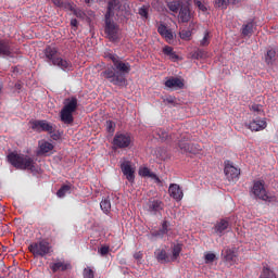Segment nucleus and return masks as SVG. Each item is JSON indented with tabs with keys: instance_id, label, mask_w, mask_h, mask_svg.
<instances>
[{
	"instance_id": "nucleus-1",
	"label": "nucleus",
	"mask_w": 278,
	"mask_h": 278,
	"mask_svg": "<svg viewBox=\"0 0 278 278\" xmlns=\"http://www.w3.org/2000/svg\"><path fill=\"white\" fill-rule=\"evenodd\" d=\"M129 73H131V64L124 62L119 56L114 61L112 67H109L101 73V77L108 79L113 86L123 88V86H127L126 75H129Z\"/></svg>"
},
{
	"instance_id": "nucleus-2",
	"label": "nucleus",
	"mask_w": 278,
	"mask_h": 278,
	"mask_svg": "<svg viewBox=\"0 0 278 278\" xmlns=\"http://www.w3.org/2000/svg\"><path fill=\"white\" fill-rule=\"evenodd\" d=\"M8 162H10V164L14 166V168H17L20 170H31V173L36 170V165H34L36 163L34 162V159H31L27 154L11 152L8 155Z\"/></svg>"
},
{
	"instance_id": "nucleus-3",
	"label": "nucleus",
	"mask_w": 278,
	"mask_h": 278,
	"mask_svg": "<svg viewBox=\"0 0 278 278\" xmlns=\"http://www.w3.org/2000/svg\"><path fill=\"white\" fill-rule=\"evenodd\" d=\"M28 250L34 255V257H47V255L53 253V248L47 240L30 243Z\"/></svg>"
},
{
	"instance_id": "nucleus-4",
	"label": "nucleus",
	"mask_w": 278,
	"mask_h": 278,
	"mask_svg": "<svg viewBox=\"0 0 278 278\" xmlns=\"http://www.w3.org/2000/svg\"><path fill=\"white\" fill-rule=\"evenodd\" d=\"M252 193L256 199H261V201H267L268 203H273V201H277L276 197L268 195L266 191V187H264V180L254 181L252 187Z\"/></svg>"
},
{
	"instance_id": "nucleus-5",
	"label": "nucleus",
	"mask_w": 278,
	"mask_h": 278,
	"mask_svg": "<svg viewBox=\"0 0 278 278\" xmlns=\"http://www.w3.org/2000/svg\"><path fill=\"white\" fill-rule=\"evenodd\" d=\"M104 33L111 42H118V40H121V37L118 36V25H116V23H114L108 15L105 16Z\"/></svg>"
},
{
	"instance_id": "nucleus-6",
	"label": "nucleus",
	"mask_w": 278,
	"mask_h": 278,
	"mask_svg": "<svg viewBox=\"0 0 278 278\" xmlns=\"http://www.w3.org/2000/svg\"><path fill=\"white\" fill-rule=\"evenodd\" d=\"M112 144L114 149H127L131 146V135L128 132H116Z\"/></svg>"
},
{
	"instance_id": "nucleus-7",
	"label": "nucleus",
	"mask_w": 278,
	"mask_h": 278,
	"mask_svg": "<svg viewBox=\"0 0 278 278\" xmlns=\"http://www.w3.org/2000/svg\"><path fill=\"white\" fill-rule=\"evenodd\" d=\"M30 124H31V129L34 131H37L38 134L42 131H47L48 134H53V131H55V127L51 123L45 119H36L30 122Z\"/></svg>"
},
{
	"instance_id": "nucleus-8",
	"label": "nucleus",
	"mask_w": 278,
	"mask_h": 278,
	"mask_svg": "<svg viewBox=\"0 0 278 278\" xmlns=\"http://www.w3.org/2000/svg\"><path fill=\"white\" fill-rule=\"evenodd\" d=\"M49 268L52 273H59V270L61 273H66V270L73 268V265H71V262L68 261L56 258L55 262L50 263Z\"/></svg>"
},
{
	"instance_id": "nucleus-9",
	"label": "nucleus",
	"mask_w": 278,
	"mask_h": 278,
	"mask_svg": "<svg viewBox=\"0 0 278 278\" xmlns=\"http://www.w3.org/2000/svg\"><path fill=\"white\" fill-rule=\"evenodd\" d=\"M147 208L148 212L154 216L162 214V211H164V202H162V200L150 199L147 203Z\"/></svg>"
},
{
	"instance_id": "nucleus-10",
	"label": "nucleus",
	"mask_w": 278,
	"mask_h": 278,
	"mask_svg": "<svg viewBox=\"0 0 278 278\" xmlns=\"http://www.w3.org/2000/svg\"><path fill=\"white\" fill-rule=\"evenodd\" d=\"M224 173L226 176V179H228V181H232L236 182L238 181V179H240V169H238L237 167H235L233 165H226L224 168Z\"/></svg>"
},
{
	"instance_id": "nucleus-11",
	"label": "nucleus",
	"mask_w": 278,
	"mask_h": 278,
	"mask_svg": "<svg viewBox=\"0 0 278 278\" xmlns=\"http://www.w3.org/2000/svg\"><path fill=\"white\" fill-rule=\"evenodd\" d=\"M14 55V49L12 43L8 39L0 40V58H12Z\"/></svg>"
},
{
	"instance_id": "nucleus-12",
	"label": "nucleus",
	"mask_w": 278,
	"mask_h": 278,
	"mask_svg": "<svg viewBox=\"0 0 278 278\" xmlns=\"http://www.w3.org/2000/svg\"><path fill=\"white\" fill-rule=\"evenodd\" d=\"M43 53H45L46 62H48V64H54L60 58V52L55 47L48 46L45 49Z\"/></svg>"
},
{
	"instance_id": "nucleus-13",
	"label": "nucleus",
	"mask_w": 278,
	"mask_h": 278,
	"mask_svg": "<svg viewBox=\"0 0 278 278\" xmlns=\"http://www.w3.org/2000/svg\"><path fill=\"white\" fill-rule=\"evenodd\" d=\"M157 33L162 38H164L165 41L168 42V45H172L173 40H175V35L173 34V29L166 27L164 23H161L157 26Z\"/></svg>"
},
{
	"instance_id": "nucleus-14",
	"label": "nucleus",
	"mask_w": 278,
	"mask_h": 278,
	"mask_svg": "<svg viewBox=\"0 0 278 278\" xmlns=\"http://www.w3.org/2000/svg\"><path fill=\"white\" fill-rule=\"evenodd\" d=\"M121 169L123 175H125L126 179L130 182L134 184V180L136 179V175H134L135 170L131 167V162L129 161H124L121 164Z\"/></svg>"
},
{
	"instance_id": "nucleus-15",
	"label": "nucleus",
	"mask_w": 278,
	"mask_h": 278,
	"mask_svg": "<svg viewBox=\"0 0 278 278\" xmlns=\"http://www.w3.org/2000/svg\"><path fill=\"white\" fill-rule=\"evenodd\" d=\"M178 147L184 153H192L193 155H197L199 151H201V146L197 143H186L184 141H179Z\"/></svg>"
},
{
	"instance_id": "nucleus-16",
	"label": "nucleus",
	"mask_w": 278,
	"mask_h": 278,
	"mask_svg": "<svg viewBox=\"0 0 278 278\" xmlns=\"http://www.w3.org/2000/svg\"><path fill=\"white\" fill-rule=\"evenodd\" d=\"M190 18H192V11H190V7L181 5L178 13V20L181 23H190Z\"/></svg>"
},
{
	"instance_id": "nucleus-17",
	"label": "nucleus",
	"mask_w": 278,
	"mask_h": 278,
	"mask_svg": "<svg viewBox=\"0 0 278 278\" xmlns=\"http://www.w3.org/2000/svg\"><path fill=\"white\" fill-rule=\"evenodd\" d=\"M168 192L172 199H175V201H181L184 199V191L177 184H172L169 186Z\"/></svg>"
},
{
	"instance_id": "nucleus-18",
	"label": "nucleus",
	"mask_w": 278,
	"mask_h": 278,
	"mask_svg": "<svg viewBox=\"0 0 278 278\" xmlns=\"http://www.w3.org/2000/svg\"><path fill=\"white\" fill-rule=\"evenodd\" d=\"M154 256L159 264H169V262H172L170 256H168V252L164 249L155 250Z\"/></svg>"
},
{
	"instance_id": "nucleus-19",
	"label": "nucleus",
	"mask_w": 278,
	"mask_h": 278,
	"mask_svg": "<svg viewBox=\"0 0 278 278\" xmlns=\"http://www.w3.org/2000/svg\"><path fill=\"white\" fill-rule=\"evenodd\" d=\"M247 127L251 129V131H262V129H266L267 124L264 119H254L248 124Z\"/></svg>"
},
{
	"instance_id": "nucleus-20",
	"label": "nucleus",
	"mask_w": 278,
	"mask_h": 278,
	"mask_svg": "<svg viewBox=\"0 0 278 278\" xmlns=\"http://www.w3.org/2000/svg\"><path fill=\"white\" fill-rule=\"evenodd\" d=\"M166 88H174V90H179L184 88V80L177 77H170L165 81Z\"/></svg>"
},
{
	"instance_id": "nucleus-21",
	"label": "nucleus",
	"mask_w": 278,
	"mask_h": 278,
	"mask_svg": "<svg viewBox=\"0 0 278 278\" xmlns=\"http://www.w3.org/2000/svg\"><path fill=\"white\" fill-rule=\"evenodd\" d=\"M53 66H59L62 71H71V68H73L71 61L64 60L60 56L54 61Z\"/></svg>"
},
{
	"instance_id": "nucleus-22",
	"label": "nucleus",
	"mask_w": 278,
	"mask_h": 278,
	"mask_svg": "<svg viewBox=\"0 0 278 278\" xmlns=\"http://www.w3.org/2000/svg\"><path fill=\"white\" fill-rule=\"evenodd\" d=\"M53 151V146L49 141H39L38 155H47V153Z\"/></svg>"
},
{
	"instance_id": "nucleus-23",
	"label": "nucleus",
	"mask_w": 278,
	"mask_h": 278,
	"mask_svg": "<svg viewBox=\"0 0 278 278\" xmlns=\"http://www.w3.org/2000/svg\"><path fill=\"white\" fill-rule=\"evenodd\" d=\"M229 227V222L222 219L219 223H217L214 227V231L215 233H217V236H223L225 233V230L228 229Z\"/></svg>"
},
{
	"instance_id": "nucleus-24",
	"label": "nucleus",
	"mask_w": 278,
	"mask_h": 278,
	"mask_svg": "<svg viewBox=\"0 0 278 278\" xmlns=\"http://www.w3.org/2000/svg\"><path fill=\"white\" fill-rule=\"evenodd\" d=\"M276 61H277V51L275 49H269L265 54V63L268 66H273V64H275Z\"/></svg>"
},
{
	"instance_id": "nucleus-25",
	"label": "nucleus",
	"mask_w": 278,
	"mask_h": 278,
	"mask_svg": "<svg viewBox=\"0 0 278 278\" xmlns=\"http://www.w3.org/2000/svg\"><path fill=\"white\" fill-rule=\"evenodd\" d=\"M121 8V2L118 0H111L109 1L108 12L105 16H114V10H118Z\"/></svg>"
},
{
	"instance_id": "nucleus-26",
	"label": "nucleus",
	"mask_w": 278,
	"mask_h": 278,
	"mask_svg": "<svg viewBox=\"0 0 278 278\" xmlns=\"http://www.w3.org/2000/svg\"><path fill=\"white\" fill-rule=\"evenodd\" d=\"M61 121L65 125H72V123L75 121L73 117V113L70 111H65L64 109L61 110Z\"/></svg>"
},
{
	"instance_id": "nucleus-27",
	"label": "nucleus",
	"mask_w": 278,
	"mask_h": 278,
	"mask_svg": "<svg viewBox=\"0 0 278 278\" xmlns=\"http://www.w3.org/2000/svg\"><path fill=\"white\" fill-rule=\"evenodd\" d=\"M67 101L68 102L63 106V110L73 114V112L77 111V98L73 97Z\"/></svg>"
},
{
	"instance_id": "nucleus-28",
	"label": "nucleus",
	"mask_w": 278,
	"mask_h": 278,
	"mask_svg": "<svg viewBox=\"0 0 278 278\" xmlns=\"http://www.w3.org/2000/svg\"><path fill=\"white\" fill-rule=\"evenodd\" d=\"M253 27H255V23L249 22L244 24L241 28V34L244 37H251L253 36Z\"/></svg>"
},
{
	"instance_id": "nucleus-29",
	"label": "nucleus",
	"mask_w": 278,
	"mask_h": 278,
	"mask_svg": "<svg viewBox=\"0 0 278 278\" xmlns=\"http://www.w3.org/2000/svg\"><path fill=\"white\" fill-rule=\"evenodd\" d=\"M163 53L164 55H168L169 60L173 62H177V60H179V55H177V52H174L173 47L165 46L163 48Z\"/></svg>"
},
{
	"instance_id": "nucleus-30",
	"label": "nucleus",
	"mask_w": 278,
	"mask_h": 278,
	"mask_svg": "<svg viewBox=\"0 0 278 278\" xmlns=\"http://www.w3.org/2000/svg\"><path fill=\"white\" fill-rule=\"evenodd\" d=\"M52 3H54L56 8H61V10H73V4L67 0H52Z\"/></svg>"
},
{
	"instance_id": "nucleus-31",
	"label": "nucleus",
	"mask_w": 278,
	"mask_h": 278,
	"mask_svg": "<svg viewBox=\"0 0 278 278\" xmlns=\"http://www.w3.org/2000/svg\"><path fill=\"white\" fill-rule=\"evenodd\" d=\"M100 207L102 212H104V214H110V212L112 211V202H110V198L102 199V201L100 202Z\"/></svg>"
},
{
	"instance_id": "nucleus-32",
	"label": "nucleus",
	"mask_w": 278,
	"mask_h": 278,
	"mask_svg": "<svg viewBox=\"0 0 278 278\" xmlns=\"http://www.w3.org/2000/svg\"><path fill=\"white\" fill-rule=\"evenodd\" d=\"M182 250V245L181 244H174L173 249H172V262H177V258L179 257L180 253Z\"/></svg>"
},
{
	"instance_id": "nucleus-33",
	"label": "nucleus",
	"mask_w": 278,
	"mask_h": 278,
	"mask_svg": "<svg viewBox=\"0 0 278 278\" xmlns=\"http://www.w3.org/2000/svg\"><path fill=\"white\" fill-rule=\"evenodd\" d=\"M181 1H177V0H174V1H170L167 3V8L168 10H170V12H175V13H178L179 10H181Z\"/></svg>"
},
{
	"instance_id": "nucleus-34",
	"label": "nucleus",
	"mask_w": 278,
	"mask_h": 278,
	"mask_svg": "<svg viewBox=\"0 0 278 278\" xmlns=\"http://www.w3.org/2000/svg\"><path fill=\"white\" fill-rule=\"evenodd\" d=\"M68 192H71V185H63L56 192V197H59V199H64V197H66V194H68Z\"/></svg>"
},
{
	"instance_id": "nucleus-35",
	"label": "nucleus",
	"mask_w": 278,
	"mask_h": 278,
	"mask_svg": "<svg viewBox=\"0 0 278 278\" xmlns=\"http://www.w3.org/2000/svg\"><path fill=\"white\" fill-rule=\"evenodd\" d=\"M139 175H141V177H152L153 179H156V181H160V178H157L155 174L151 173V170L148 167L141 169L139 172Z\"/></svg>"
},
{
	"instance_id": "nucleus-36",
	"label": "nucleus",
	"mask_w": 278,
	"mask_h": 278,
	"mask_svg": "<svg viewBox=\"0 0 278 278\" xmlns=\"http://www.w3.org/2000/svg\"><path fill=\"white\" fill-rule=\"evenodd\" d=\"M210 40H212V35H210V31L204 33V37L200 41V47H207L210 45Z\"/></svg>"
},
{
	"instance_id": "nucleus-37",
	"label": "nucleus",
	"mask_w": 278,
	"mask_h": 278,
	"mask_svg": "<svg viewBox=\"0 0 278 278\" xmlns=\"http://www.w3.org/2000/svg\"><path fill=\"white\" fill-rule=\"evenodd\" d=\"M105 127L109 134H114V131H116V123L113 121H106Z\"/></svg>"
},
{
	"instance_id": "nucleus-38",
	"label": "nucleus",
	"mask_w": 278,
	"mask_h": 278,
	"mask_svg": "<svg viewBox=\"0 0 278 278\" xmlns=\"http://www.w3.org/2000/svg\"><path fill=\"white\" fill-rule=\"evenodd\" d=\"M229 5V0H215V7L220 8L222 10H227Z\"/></svg>"
},
{
	"instance_id": "nucleus-39",
	"label": "nucleus",
	"mask_w": 278,
	"mask_h": 278,
	"mask_svg": "<svg viewBox=\"0 0 278 278\" xmlns=\"http://www.w3.org/2000/svg\"><path fill=\"white\" fill-rule=\"evenodd\" d=\"M84 278H94V270H92L90 267H86L83 271Z\"/></svg>"
},
{
	"instance_id": "nucleus-40",
	"label": "nucleus",
	"mask_w": 278,
	"mask_h": 278,
	"mask_svg": "<svg viewBox=\"0 0 278 278\" xmlns=\"http://www.w3.org/2000/svg\"><path fill=\"white\" fill-rule=\"evenodd\" d=\"M225 258L227 262H236V253L231 250H227Z\"/></svg>"
},
{
	"instance_id": "nucleus-41",
	"label": "nucleus",
	"mask_w": 278,
	"mask_h": 278,
	"mask_svg": "<svg viewBox=\"0 0 278 278\" xmlns=\"http://www.w3.org/2000/svg\"><path fill=\"white\" fill-rule=\"evenodd\" d=\"M193 3L201 12H205L207 10V7L205 3L201 2V0H193Z\"/></svg>"
},
{
	"instance_id": "nucleus-42",
	"label": "nucleus",
	"mask_w": 278,
	"mask_h": 278,
	"mask_svg": "<svg viewBox=\"0 0 278 278\" xmlns=\"http://www.w3.org/2000/svg\"><path fill=\"white\" fill-rule=\"evenodd\" d=\"M204 260L206 264H212V262H214V260H216V254L214 253H206L204 255Z\"/></svg>"
},
{
	"instance_id": "nucleus-43",
	"label": "nucleus",
	"mask_w": 278,
	"mask_h": 278,
	"mask_svg": "<svg viewBox=\"0 0 278 278\" xmlns=\"http://www.w3.org/2000/svg\"><path fill=\"white\" fill-rule=\"evenodd\" d=\"M139 14L140 16H142L143 18H149V9L147 7H141L139 9Z\"/></svg>"
},
{
	"instance_id": "nucleus-44",
	"label": "nucleus",
	"mask_w": 278,
	"mask_h": 278,
	"mask_svg": "<svg viewBox=\"0 0 278 278\" xmlns=\"http://www.w3.org/2000/svg\"><path fill=\"white\" fill-rule=\"evenodd\" d=\"M68 12H73L75 16H77V18H84V12L81 10H77L75 9V7H73V10H67Z\"/></svg>"
},
{
	"instance_id": "nucleus-45",
	"label": "nucleus",
	"mask_w": 278,
	"mask_h": 278,
	"mask_svg": "<svg viewBox=\"0 0 278 278\" xmlns=\"http://www.w3.org/2000/svg\"><path fill=\"white\" fill-rule=\"evenodd\" d=\"M105 58L111 60V62H113V64H114L115 60L119 59L121 56H118V54H114L112 52H106Z\"/></svg>"
},
{
	"instance_id": "nucleus-46",
	"label": "nucleus",
	"mask_w": 278,
	"mask_h": 278,
	"mask_svg": "<svg viewBox=\"0 0 278 278\" xmlns=\"http://www.w3.org/2000/svg\"><path fill=\"white\" fill-rule=\"evenodd\" d=\"M153 238H163L164 236H166V232L161 229L152 232Z\"/></svg>"
},
{
	"instance_id": "nucleus-47",
	"label": "nucleus",
	"mask_w": 278,
	"mask_h": 278,
	"mask_svg": "<svg viewBox=\"0 0 278 278\" xmlns=\"http://www.w3.org/2000/svg\"><path fill=\"white\" fill-rule=\"evenodd\" d=\"M99 253H100V255H102V256L108 255V254L110 253V247L104 245V247L100 248Z\"/></svg>"
},
{
	"instance_id": "nucleus-48",
	"label": "nucleus",
	"mask_w": 278,
	"mask_h": 278,
	"mask_svg": "<svg viewBox=\"0 0 278 278\" xmlns=\"http://www.w3.org/2000/svg\"><path fill=\"white\" fill-rule=\"evenodd\" d=\"M168 227H170V224L168 223V220H163L162 223V230L165 232V233H168Z\"/></svg>"
},
{
	"instance_id": "nucleus-49",
	"label": "nucleus",
	"mask_w": 278,
	"mask_h": 278,
	"mask_svg": "<svg viewBox=\"0 0 278 278\" xmlns=\"http://www.w3.org/2000/svg\"><path fill=\"white\" fill-rule=\"evenodd\" d=\"M251 110H252L253 112H262V104H253V105L251 106Z\"/></svg>"
},
{
	"instance_id": "nucleus-50",
	"label": "nucleus",
	"mask_w": 278,
	"mask_h": 278,
	"mask_svg": "<svg viewBox=\"0 0 278 278\" xmlns=\"http://www.w3.org/2000/svg\"><path fill=\"white\" fill-rule=\"evenodd\" d=\"M180 38H182V40H186V38H190V31L182 30L180 33Z\"/></svg>"
},
{
	"instance_id": "nucleus-51",
	"label": "nucleus",
	"mask_w": 278,
	"mask_h": 278,
	"mask_svg": "<svg viewBox=\"0 0 278 278\" xmlns=\"http://www.w3.org/2000/svg\"><path fill=\"white\" fill-rule=\"evenodd\" d=\"M134 257H135V260H137V262H140L143 257V254H142V252L139 251L134 254Z\"/></svg>"
},
{
	"instance_id": "nucleus-52",
	"label": "nucleus",
	"mask_w": 278,
	"mask_h": 278,
	"mask_svg": "<svg viewBox=\"0 0 278 278\" xmlns=\"http://www.w3.org/2000/svg\"><path fill=\"white\" fill-rule=\"evenodd\" d=\"M51 135V138H52V140H60V138H61V135H60V132L59 131H53L52 134H50Z\"/></svg>"
},
{
	"instance_id": "nucleus-53",
	"label": "nucleus",
	"mask_w": 278,
	"mask_h": 278,
	"mask_svg": "<svg viewBox=\"0 0 278 278\" xmlns=\"http://www.w3.org/2000/svg\"><path fill=\"white\" fill-rule=\"evenodd\" d=\"M71 25H72V27H77L79 25V22L77 21V18H72Z\"/></svg>"
},
{
	"instance_id": "nucleus-54",
	"label": "nucleus",
	"mask_w": 278,
	"mask_h": 278,
	"mask_svg": "<svg viewBox=\"0 0 278 278\" xmlns=\"http://www.w3.org/2000/svg\"><path fill=\"white\" fill-rule=\"evenodd\" d=\"M164 103H175V98L168 97L164 100Z\"/></svg>"
},
{
	"instance_id": "nucleus-55",
	"label": "nucleus",
	"mask_w": 278,
	"mask_h": 278,
	"mask_svg": "<svg viewBox=\"0 0 278 278\" xmlns=\"http://www.w3.org/2000/svg\"><path fill=\"white\" fill-rule=\"evenodd\" d=\"M197 58H203V50H199L197 53H195Z\"/></svg>"
},
{
	"instance_id": "nucleus-56",
	"label": "nucleus",
	"mask_w": 278,
	"mask_h": 278,
	"mask_svg": "<svg viewBox=\"0 0 278 278\" xmlns=\"http://www.w3.org/2000/svg\"><path fill=\"white\" fill-rule=\"evenodd\" d=\"M167 136H168V135H167L166 132H163L162 136H161V139H162V140H166Z\"/></svg>"
},
{
	"instance_id": "nucleus-57",
	"label": "nucleus",
	"mask_w": 278,
	"mask_h": 278,
	"mask_svg": "<svg viewBox=\"0 0 278 278\" xmlns=\"http://www.w3.org/2000/svg\"><path fill=\"white\" fill-rule=\"evenodd\" d=\"M184 1L187 3V5L190 7V2H191L192 0H184Z\"/></svg>"
},
{
	"instance_id": "nucleus-58",
	"label": "nucleus",
	"mask_w": 278,
	"mask_h": 278,
	"mask_svg": "<svg viewBox=\"0 0 278 278\" xmlns=\"http://www.w3.org/2000/svg\"><path fill=\"white\" fill-rule=\"evenodd\" d=\"M90 1H92V0H85V3H90Z\"/></svg>"
},
{
	"instance_id": "nucleus-59",
	"label": "nucleus",
	"mask_w": 278,
	"mask_h": 278,
	"mask_svg": "<svg viewBox=\"0 0 278 278\" xmlns=\"http://www.w3.org/2000/svg\"><path fill=\"white\" fill-rule=\"evenodd\" d=\"M139 1H142V0H139Z\"/></svg>"
}]
</instances>
